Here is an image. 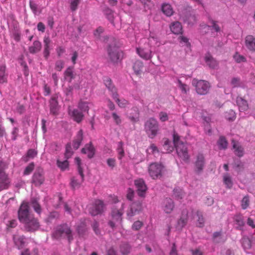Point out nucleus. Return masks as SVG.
Here are the masks:
<instances>
[{"instance_id":"obj_61","label":"nucleus","mask_w":255,"mask_h":255,"mask_svg":"<svg viewBox=\"0 0 255 255\" xmlns=\"http://www.w3.org/2000/svg\"><path fill=\"white\" fill-rule=\"evenodd\" d=\"M80 0H71L70 2V8L72 11H75L78 7Z\"/></svg>"},{"instance_id":"obj_54","label":"nucleus","mask_w":255,"mask_h":255,"mask_svg":"<svg viewBox=\"0 0 255 255\" xmlns=\"http://www.w3.org/2000/svg\"><path fill=\"white\" fill-rule=\"evenodd\" d=\"M35 165L33 162L29 163L25 168L23 171L24 175H27L30 174L33 170Z\"/></svg>"},{"instance_id":"obj_48","label":"nucleus","mask_w":255,"mask_h":255,"mask_svg":"<svg viewBox=\"0 0 255 255\" xmlns=\"http://www.w3.org/2000/svg\"><path fill=\"white\" fill-rule=\"evenodd\" d=\"M104 13L109 20L113 23L114 20L113 11L111 9L107 8L105 9Z\"/></svg>"},{"instance_id":"obj_51","label":"nucleus","mask_w":255,"mask_h":255,"mask_svg":"<svg viewBox=\"0 0 255 255\" xmlns=\"http://www.w3.org/2000/svg\"><path fill=\"white\" fill-rule=\"evenodd\" d=\"M118 158L121 159L125 155V151L123 148V143L122 142H119L118 147Z\"/></svg>"},{"instance_id":"obj_33","label":"nucleus","mask_w":255,"mask_h":255,"mask_svg":"<svg viewBox=\"0 0 255 255\" xmlns=\"http://www.w3.org/2000/svg\"><path fill=\"white\" fill-rule=\"evenodd\" d=\"M130 246L127 243H123L120 246V251L123 255H128L130 253Z\"/></svg>"},{"instance_id":"obj_11","label":"nucleus","mask_w":255,"mask_h":255,"mask_svg":"<svg viewBox=\"0 0 255 255\" xmlns=\"http://www.w3.org/2000/svg\"><path fill=\"white\" fill-rule=\"evenodd\" d=\"M25 229L30 232L35 231L38 230L40 225L38 220L34 216L29 219L28 221H26L23 223Z\"/></svg>"},{"instance_id":"obj_6","label":"nucleus","mask_w":255,"mask_h":255,"mask_svg":"<svg viewBox=\"0 0 255 255\" xmlns=\"http://www.w3.org/2000/svg\"><path fill=\"white\" fill-rule=\"evenodd\" d=\"M164 166L157 163H151L148 167V173L153 179H156L162 176Z\"/></svg>"},{"instance_id":"obj_41","label":"nucleus","mask_w":255,"mask_h":255,"mask_svg":"<svg viewBox=\"0 0 255 255\" xmlns=\"http://www.w3.org/2000/svg\"><path fill=\"white\" fill-rule=\"evenodd\" d=\"M242 244L245 250L250 249L252 247V242L251 240L246 237H244L242 239Z\"/></svg>"},{"instance_id":"obj_44","label":"nucleus","mask_w":255,"mask_h":255,"mask_svg":"<svg viewBox=\"0 0 255 255\" xmlns=\"http://www.w3.org/2000/svg\"><path fill=\"white\" fill-rule=\"evenodd\" d=\"M173 195L176 199L180 200L182 199L184 196V193L182 189L175 188L173 190Z\"/></svg>"},{"instance_id":"obj_35","label":"nucleus","mask_w":255,"mask_h":255,"mask_svg":"<svg viewBox=\"0 0 255 255\" xmlns=\"http://www.w3.org/2000/svg\"><path fill=\"white\" fill-rule=\"evenodd\" d=\"M104 83L106 86L112 92V95L117 93V89L112 83V80L109 78H106L104 79Z\"/></svg>"},{"instance_id":"obj_2","label":"nucleus","mask_w":255,"mask_h":255,"mask_svg":"<svg viewBox=\"0 0 255 255\" xmlns=\"http://www.w3.org/2000/svg\"><path fill=\"white\" fill-rule=\"evenodd\" d=\"M64 235L67 236L69 242L73 240L72 231L67 224H62L56 227L52 234V237L56 239H60Z\"/></svg>"},{"instance_id":"obj_45","label":"nucleus","mask_w":255,"mask_h":255,"mask_svg":"<svg viewBox=\"0 0 255 255\" xmlns=\"http://www.w3.org/2000/svg\"><path fill=\"white\" fill-rule=\"evenodd\" d=\"M218 144L220 149H225L227 147L228 142L224 137L221 136L218 141Z\"/></svg>"},{"instance_id":"obj_16","label":"nucleus","mask_w":255,"mask_h":255,"mask_svg":"<svg viewBox=\"0 0 255 255\" xmlns=\"http://www.w3.org/2000/svg\"><path fill=\"white\" fill-rule=\"evenodd\" d=\"M44 181V178L42 171H36L32 176V183L36 186L41 185Z\"/></svg>"},{"instance_id":"obj_62","label":"nucleus","mask_w":255,"mask_h":255,"mask_svg":"<svg viewBox=\"0 0 255 255\" xmlns=\"http://www.w3.org/2000/svg\"><path fill=\"white\" fill-rule=\"evenodd\" d=\"M178 83L179 85V87L181 90L182 92L184 94H186L187 92L189 91V89L187 85L182 83L181 81L180 80H178Z\"/></svg>"},{"instance_id":"obj_27","label":"nucleus","mask_w":255,"mask_h":255,"mask_svg":"<svg viewBox=\"0 0 255 255\" xmlns=\"http://www.w3.org/2000/svg\"><path fill=\"white\" fill-rule=\"evenodd\" d=\"M188 221L187 212L186 211H183L181 215V217L180 219L178 221L177 226L179 229H182L185 226Z\"/></svg>"},{"instance_id":"obj_40","label":"nucleus","mask_w":255,"mask_h":255,"mask_svg":"<svg viewBox=\"0 0 255 255\" xmlns=\"http://www.w3.org/2000/svg\"><path fill=\"white\" fill-rule=\"evenodd\" d=\"M84 179L82 180V177H81V180H79L78 179H77L76 177H73L71 178V186H72V188L75 189L76 188H79L82 182H83Z\"/></svg>"},{"instance_id":"obj_36","label":"nucleus","mask_w":255,"mask_h":255,"mask_svg":"<svg viewBox=\"0 0 255 255\" xmlns=\"http://www.w3.org/2000/svg\"><path fill=\"white\" fill-rule=\"evenodd\" d=\"M57 165L62 171L65 170L69 168V162L68 159H65L63 161L60 160L59 159H57Z\"/></svg>"},{"instance_id":"obj_52","label":"nucleus","mask_w":255,"mask_h":255,"mask_svg":"<svg viewBox=\"0 0 255 255\" xmlns=\"http://www.w3.org/2000/svg\"><path fill=\"white\" fill-rule=\"evenodd\" d=\"M235 221L236 224L240 227H243L245 225L243 217L241 215H237L235 217Z\"/></svg>"},{"instance_id":"obj_4","label":"nucleus","mask_w":255,"mask_h":255,"mask_svg":"<svg viewBox=\"0 0 255 255\" xmlns=\"http://www.w3.org/2000/svg\"><path fill=\"white\" fill-rule=\"evenodd\" d=\"M192 85L195 87L196 92L201 95L207 94L210 89V85L208 82L205 80H198L194 79L192 80Z\"/></svg>"},{"instance_id":"obj_28","label":"nucleus","mask_w":255,"mask_h":255,"mask_svg":"<svg viewBox=\"0 0 255 255\" xmlns=\"http://www.w3.org/2000/svg\"><path fill=\"white\" fill-rule=\"evenodd\" d=\"M170 28L172 32L175 34H179L182 32V25L178 21L173 22L171 24Z\"/></svg>"},{"instance_id":"obj_32","label":"nucleus","mask_w":255,"mask_h":255,"mask_svg":"<svg viewBox=\"0 0 255 255\" xmlns=\"http://www.w3.org/2000/svg\"><path fill=\"white\" fill-rule=\"evenodd\" d=\"M13 239L15 245L17 247L18 249H20L23 247L24 244V238L23 236L14 235Z\"/></svg>"},{"instance_id":"obj_43","label":"nucleus","mask_w":255,"mask_h":255,"mask_svg":"<svg viewBox=\"0 0 255 255\" xmlns=\"http://www.w3.org/2000/svg\"><path fill=\"white\" fill-rule=\"evenodd\" d=\"M73 154L71 143H68L66 145L65 152L64 153L65 158L68 159L71 158Z\"/></svg>"},{"instance_id":"obj_18","label":"nucleus","mask_w":255,"mask_h":255,"mask_svg":"<svg viewBox=\"0 0 255 255\" xmlns=\"http://www.w3.org/2000/svg\"><path fill=\"white\" fill-rule=\"evenodd\" d=\"M245 45L250 51H255V37L249 35L245 38Z\"/></svg>"},{"instance_id":"obj_30","label":"nucleus","mask_w":255,"mask_h":255,"mask_svg":"<svg viewBox=\"0 0 255 255\" xmlns=\"http://www.w3.org/2000/svg\"><path fill=\"white\" fill-rule=\"evenodd\" d=\"M37 154L36 150L33 149H30L27 151L26 154L23 156L21 159L23 161L27 162L30 159H33Z\"/></svg>"},{"instance_id":"obj_20","label":"nucleus","mask_w":255,"mask_h":255,"mask_svg":"<svg viewBox=\"0 0 255 255\" xmlns=\"http://www.w3.org/2000/svg\"><path fill=\"white\" fill-rule=\"evenodd\" d=\"M163 210L166 213H171L174 208V204L173 200L170 198H166L163 202Z\"/></svg>"},{"instance_id":"obj_55","label":"nucleus","mask_w":255,"mask_h":255,"mask_svg":"<svg viewBox=\"0 0 255 255\" xmlns=\"http://www.w3.org/2000/svg\"><path fill=\"white\" fill-rule=\"evenodd\" d=\"M226 119L229 121H233L236 119V114L233 110H230L225 114Z\"/></svg>"},{"instance_id":"obj_9","label":"nucleus","mask_w":255,"mask_h":255,"mask_svg":"<svg viewBox=\"0 0 255 255\" xmlns=\"http://www.w3.org/2000/svg\"><path fill=\"white\" fill-rule=\"evenodd\" d=\"M205 158L202 153H198L196 156L195 162V172L199 174L203 170L205 165Z\"/></svg>"},{"instance_id":"obj_5","label":"nucleus","mask_w":255,"mask_h":255,"mask_svg":"<svg viewBox=\"0 0 255 255\" xmlns=\"http://www.w3.org/2000/svg\"><path fill=\"white\" fill-rule=\"evenodd\" d=\"M33 215L29 212V207L28 203L23 202L18 211V217L19 221L21 223L28 221L29 219L33 217Z\"/></svg>"},{"instance_id":"obj_47","label":"nucleus","mask_w":255,"mask_h":255,"mask_svg":"<svg viewBox=\"0 0 255 255\" xmlns=\"http://www.w3.org/2000/svg\"><path fill=\"white\" fill-rule=\"evenodd\" d=\"M224 183L228 188H231L233 186V182L231 177L228 174H225L223 176Z\"/></svg>"},{"instance_id":"obj_58","label":"nucleus","mask_w":255,"mask_h":255,"mask_svg":"<svg viewBox=\"0 0 255 255\" xmlns=\"http://www.w3.org/2000/svg\"><path fill=\"white\" fill-rule=\"evenodd\" d=\"M112 116L113 119L114 120V122L117 125H120L121 124L122 121L121 117L117 114L116 112H113L112 114Z\"/></svg>"},{"instance_id":"obj_38","label":"nucleus","mask_w":255,"mask_h":255,"mask_svg":"<svg viewBox=\"0 0 255 255\" xmlns=\"http://www.w3.org/2000/svg\"><path fill=\"white\" fill-rule=\"evenodd\" d=\"M59 217V214L56 211L52 212L49 213L47 217L45 219V221L48 223H51L54 220H57Z\"/></svg>"},{"instance_id":"obj_50","label":"nucleus","mask_w":255,"mask_h":255,"mask_svg":"<svg viewBox=\"0 0 255 255\" xmlns=\"http://www.w3.org/2000/svg\"><path fill=\"white\" fill-rule=\"evenodd\" d=\"M78 108L81 111V112H88L89 110V107L88 106V103L86 102L81 101L78 104Z\"/></svg>"},{"instance_id":"obj_64","label":"nucleus","mask_w":255,"mask_h":255,"mask_svg":"<svg viewBox=\"0 0 255 255\" xmlns=\"http://www.w3.org/2000/svg\"><path fill=\"white\" fill-rule=\"evenodd\" d=\"M17 225V221L16 220L13 219L9 221L7 224V229L9 230L12 228H15Z\"/></svg>"},{"instance_id":"obj_29","label":"nucleus","mask_w":255,"mask_h":255,"mask_svg":"<svg viewBox=\"0 0 255 255\" xmlns=\"http://www.w3.org/2000/svg\"><path fill=\"white\" fill-rule=\"evenodd\" d=\"M113 98L118 105L119 107L121 108L126 107L128 104V101L125 99H120L118 93L113 94Z\"/></svg>"},{"instance_id":"obj_3","label":"nucleus","mask_w":255,"mask_h":255,"mask_svg":"<svg viewBox=\"0 0 255 255\" xmlns=\"http://www.w3.org/2000/svg\"><path fill=\"white\" fill-rule=\"evenodd\" d=\"M144 128L148 137L153 138L156 135L159 130L158 123L155 119L150 118L145 122Z\"/></svg>"},{"instance_id":"obj_31","label":"nucleus","mask_w":255,"mask_h":255,"mask_svg":"<svg viewBox=\"0 0 255 255\" xmlns=\"http://www.w3.org/2000/svg\"><path fill=\"white\" fill-rule=\"evenodd\" d=\"M41 44L40 41L38 40L34 41L32 45L29 47V52L31 54H35L41 50Z\"/></svg>"},{"instance_id":"obj_7","label":"nucleus","mask_w":255,"mask_h":255,"mask_svg":"<svg viewBox=\"0 0 255 255\" xmlns=\"http://www.w3.org/2000/svg\"><path fill=\"white\" fill-rule=\"evenodd\" d=\"M142 210V204L139 201L132 202L127 211V215L128 218L139 214Z\"/></svg>"},{"instance_id":"obj_15","label":"nucleus","mask_w":255,"mask_h":255,"mask_svg":"<svg viewBox=\"0 0 255 255\" xmlns=\"http://www.w3.org/2000/svg\"><path fill=\"white\" fill-rule=\"evenodd\" d=\"M69 114L71 116L73 120L77 123H81L84 117L82 112L79 111L78 109H74L72 111H69Z\"/></svg>"},{"instance_id":"obj_23","label":"nucleus","mask_w":255,"mask_h":255,"mask_svg":"<svg viewBox=\"0 0 255 255\" xmlns=\"http://www.w3.org/2000/svg\"><path fill=\"white\" fill-rule=\"evenodd\" d=\"M236 102L240 112H244L248 110L249 105L248 102L243 98L241 97H238L237 98Z\"/></svg>"},{"instance_id":"obj_12","label":"nucleus","mask_w":255,"mask_h":255,"mask_svg":"<svg viewBox=\"0 0 255 255\" xmlns=\"http://www.w3.org/2000/svg\"><path fill=\"white\" fill-rule=\"evenodd\" d=\"M134 183L137 189L138 195L140 197H144L147 187L143 179H137L134 180Z\"/></svg>"},{"instance_id":"obj_21","label":"nucleus","mask_w":255,"mask_h":255,"mask_svg":"<svg viewBox=\"0 0 255 255\" xmlns=\"http://www.w3.org/2000/svg\"><path fill=\"white\" fill-rule=\"evenodd\" d=\"M83 139V131L82 129H80L78 131V132L73 141V148L75 149L76 150L79 147Z\"/></svg>"},{"instance_id":"obj_34","label":"nucleus","mask_w":255,"mask_h":255,"mask_svg":"<svg viewBox=\"0 0 255 255\" xmlns=\"http://www.w3.org/2000/svg\"><path fill=\"white\" fill-rule=\"evenodd\" d=\"M30 205L34 209L35 212L38 214H41L42 211L41 207L37 199L34 198H32L30 201Z\"/></svg>"},{"instance_id":"obj_1","label":"nucleus","mask_w":255,"mask_h":255,"mask_svg":"<svg viewBox=\"0 0 255 255\" xmlns=\"http://www.w3.org/2000/svg\"><path fill=\"white\" fill-rule=\"evenodd\" d=\"M6 168V163L3 161H0V192L8 189L10 185V179L5 171Z\"/></svg>"},{"instance_id":"obj_49","label":"nucleus","mask_w":255,"mask_h":255,"mask_svg":"<svg viewBox=\"0 0 255 255\" xmlns=\"http://www.w3.org/2000/svg\"><path fill=\"white\" fill-rule=\"evenodd\" d=\"M5 67H0V83H3L6 81V75L5 74Z\"/></svg>"},{"instance_id":"obj_8","label":"nucleus","mask_w":255,"mask_h":255,"mask_svg":"<svg viewBox=\"0 0 255 255\" xmlns=\"http://www.w3.org/2000/svg\"><path fill=\"white\" fill-rule=\"evenodd\" d=\"M124 204L122 203L120 208L114 206L112 209L111 216L114 221L121 223L124 213Z\"/></svg>"},{"instance_id":"obj_53","label":"nucleus","mask_w":255,"mask_h":255,"mask_svg":"<svg viewBox=\"0 0 255 255\" xmlns=\"http://www.w3.org/2000/svg\"><path fill=\"white\" fill-rule=\"evenodd\" d=\"M196 214L197 215V216H198V226L200 227H203L204 226V219L203 218V214H202V213L199 211H197L196 212Z\"/></svg>"},{"instance_id":"obj_22","label":"nucleus","mask_w":255,"mask_h":255,"mask_svg":"<svg viewBox=\"0 0 255 255\" xmlns=\"http://www.w3.org/2000/svg\"><path fill=\"white\" fill-rule=\"evenodd\" d=\"M81 152L84 154H87L88 157L91 158L95 154V148L90 142L85 145V147L82 149Z\"/></svg>"},{"instance_id":"obj_13","label":"nucleus","mask_w":255,"mask_h":255,"mask_svg":"<svg viewBox=\"0 0 255 255\" xmlns=\"http://www.w3.org/2000/svg\"><path fill=\"white\" fill-rule=\"evenodd\" d=\"M178 156L185 161H188L189 159V155L188 153L187 148L183 142H181L179 145L176 147Z\"/></svg>"},{"instance_id":"obj_42","label":"nucleus","mask_w":255,"mask_h":255,"mask_svg":"<svg viewBox=\"0 0 255 255\" xmlns=\"http://www.w3.org/2000/svg\"><path fill=\"white\" fill-rule=\"evenodd\" d=\"M163 148L166 151V152H171L173 150V147L170 145L171 142L170 140L167 138H163Z\"/></svg>"},{"instance_id":"obj_57","label":"nucleus","mask_w":255,"mask_h":255,"mask_svg":"<svg viewBox=\"0 0 255 255\" xmlns=\"http://www.w3.org/2000/svg\"><path fill=\"white\" fill-rule=\"evenodd\" d=\"M250 200L248 196H245L241 201V206L243 209H246L249 206Z\"/></svg>"},{"instance_id":"obj_46","label":"nucleus","mask_w":255,"mask_h":255,"mask_svg":"<svg viewBox=\"0 0 255 255\" xmlns=\"http://www.w3.org/2000/svg\"><path fill=\"white\" fill-rule=\"evenodd\" d=\"M75 161L78 166V172H79L80 176H81V177H82V180H83V178H84V175L83 173V169L81 167V159L79 157H77L75 158Z\"/></svg>"},{"instance_id":"obj_10","label":"nucleus","mask_w":255,"mask_h":255,"mask_svg":"<svg viewBox=\"0 0 255 255\" xmlns=\"http://www.w3.org/2000/svg\"><path fill=\"white\" fill-rule=\"evenodd\" d=\"M109 58L113 63H117L120 60L121 53L119 52L118 48L116 46L109 45L108 49Z\"/></svg>"},{"instance_id":"obj_39","label":"nucleus","mask_w":255,"mask_h":255,"mask_svg":"<svg viewBox=\"0 0 255 255\" xmlns=\"http://www.w3.org/2000/svg\"><path fill=\"white\" fill-rule=\"evenodd\" d=\"M143 68V63L139 60H136L133 66V69L136 75L140 74Z\"/></svg>"},{"instance_id":"obj_59","label":"nucleus","mask_w":255,"mask_h":255,"mask_svg":"<svg viewBox=\"0 0 255 255\" xmlns=\"http://www.w3.org/2000/svg\"><path fill=\"white\" fill-rule=\"evenodd\" d=\"M143 224L142 222L140 221H136L133 223L131 228L133 230L138 231L143 226Z\"/></svg>"},{"instance_id":"obj_14","label":"nucleus","mask_w":255,"mask_h":255,"mask_svg":"<svg viewBox=\"0 0 255 255\" xmlns=\"http://www.w3.org/2000/svg\"><path fill=\"white\" fill-rule=\"evenodd\" d=\"M104 204L103 202L100 200H96L92 209L90 213L93 216H96L103 212Z\"/></svg>"},{"instance_id":"obj_60","label":"nucleus","mask_w":255,"mask_h":255,"mask_svg":"<svg viewBox=\"0 0 255 255\" xmlns=\"http://www.w3.org/2000/svg\"><path fill=\"white\" fill-rule=\"evenodd\" d=\"M173 141L175 147L178 145H179L181 142H183L182 141H180V136L176 132H174L173 134Z\"/></svg>"},{"instance_id":"obj_37","label":"nucleus","mask_w":255,"mask_h":255,"mask_svg":"<svg viewBox=\"0 0 255 255\" xmlns=\"http://www.w3.org/2000/svg\"><path fill=\"white\" fill-rule=\"evenodd\" d=\"M162 11L167 16L172 15L173 13V11L171 5L167 3H164L162 4Z\"/></svg>"},{"instance_id":"obj_17","label":"nucleus","mask_w":255,"mask_h":255,"mask_svg":"<svg viewBox=\"0 0 255 255\" xmlns=\"http://www.w3.org/2000/svg\"><path fill=\"white\" fill-rule=\"evenodd\" d=\"M232 143L235 154L240 157H242L244 154V149L242 146L239 142L234 139L232 140Z\"/></svg>"},{"instance_id":"obj_19","label":"nucleus","mask_w":255,"mask_h":255,"mask_svg":"<svg viewBox=\"0 0 255 255\" xmlns=\"http://www.w3.org/2000/svg\"><path fill=\"white\" fill-rule=\"evenodd\" d=\"M58 102L56 96L51 97L50 100V112L53 115H57L58 114Z\"/></svg>"},{"instance_id":"obj_63","label":"nucleus","mask_w":255,"mask_h":255,"mask_svg":"<svg viewBox=\"0 0 255 255\" xmlns=\"http://www.w3.org/2000/svg\"><path fill=\"white\" fill-rule=\"evenodd\" d=\"M64 62L62 60H57L55 63V69L58 71H61L63 68Z\"/></svg>"},{"instance_id":"obj_26","label":"nucleus","mask_w":255,"mask_h":255,"mask_svg":"<svg viewBox=\"0 0 255 255\" xmlns=\"http://www.w3.org/2000/svg\"><path fill=\"white\" fill-rule=\"evenodd\" d=\"M73 67L70 66L68 67L64 72V77L65 80L71 83L73 79L75 78L74 73Z\"/></svg>"},{"instance_id":"obj_56","label":"nucleus","mask_w":255,"mask_h":255,"mask_svg":"<svg viewBox=\"0 0 255 255\" xmlns=\"http://www.w3.org/2000/svg\"><path fill=\"white\" fill-rule=\"evenodd\" d=\"M185 21H186L189 24H193L196 20V16L194 14H190L186 16L184 19Z\"/></svg>"},{"instance_id":"obj_25","label":"nucleus","mask_w":255,"mask_h":255,"mask_svg":"<svg viewBox=\"0 0 255 255\" xmlns=\"http://www.w3.org/2000/svg\"><path fill=\"white\" fill-rule=\"evenodd\" d=\"M205 61L207 65L211 68L215 69L218 67V62L210 54L205 56Z\"/></svg>"},{"instance_id":"obj_24","label":"nucleus","mask_w":255,"mask_h":255,"mask_svg":"<svg viewBox=\"0 0 255 255\" xmlns=\"http://www.w3.org/2000/svg\"><path fill=\"white\" fill-rule=\"evenodd\" d=\"M136 52L141 58L145 60H149L152 57L151 51L150 50L137 48Z\"/></svg>"}]
</instances>
